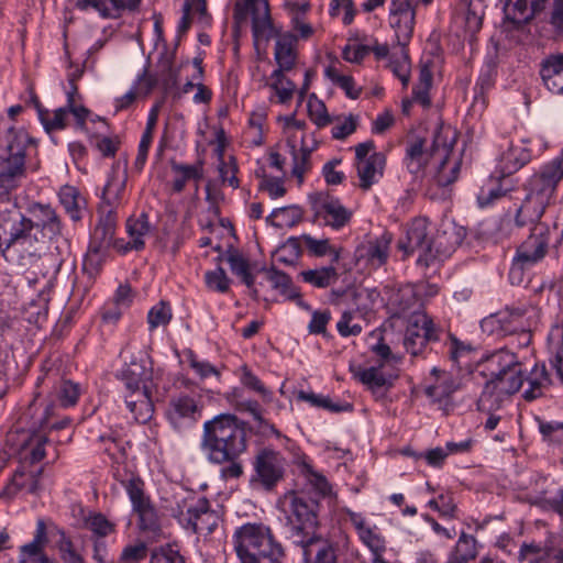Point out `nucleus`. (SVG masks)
<instances>
[{"label":"nucleus","instance_id":"41","mask_svg":"<svg viewBox=\"0 0 563 563\" xmlns=\"http://www.w3.org/2000/svg\"><path fill=\"white\" fill-rule=\"evenodd\" d=\"M477 540L472 534L462 532L451 551L448 563H470L477 558Z\"/></svg>","mask_w":563,"mask_h":563},{"label":"nucleus","instance_id":"8","mask_svg":"<svg viewBox=\"0 0 563 563\" xmlns=\"http://www.w3.org/2000/svg\"><path fill=\"white\" fill-rule=\"evenodd\" d=\"M453 139H457V134L450 126H440L431 142L422 137L410 139L404 158L407 170L415 177L420 176L429 164H434L437 152Z\"/></svg>","mask_w":563,"mask_h":563},{"label":"nucleus","instance_id":"24","mask_svg":"<svg viewBox=\"0 0 563 563\" xmlns=\"http://www.w3.org/2000/svg\"><path fill=\"white\" fill-rule=\"evenodd\" d=\"M126 232L129 241L117 239L114 241V249L122 254L132 250H143L145 246V238L151 233L148 216L141 213L137 218H129L126 221Z\"/></svg>","mask_w":563,"mask_h":563},{"label":"nucleus","instance_id":"53","mask_svg":"<svg viewBox=\"0 0 563 563\" xmlns=\"http://www.w3.org/2000/svg\"><path fill=\"white\" fill-rule=\"evenodd\" d=\"M432 86V73L428 66H422L419 71L418 82L412 89V99L424 108L430 107L429 90Z\"/></svg>","mask_w":563,"mask_h":563},{"label":"nucleus","instance_id":"58","mask_svg":"<svg viewBox=\"0 0 563 563\" xmlns=\"http://www.w3.org/2000/svg\"><path fill=\"white\" fill-rule=\"evenodd\" d=\"M331 130L334 140H344L353 134L358 126V115L349 114L346 117H335Z\"/></svg>","mask_w":563,"mask_h":563},{"label":"nucleus","instance_id":"34","mask_svg":"<svg viewBox=\"0 0 563 563\" xmlns=\"http://www.w3.org/2000/svg\"><path fill=\"white\" fill-rule=\"evenodd\" d=\"M292 156L291 174L302 183L305 174L310 169V155L317 148L318 143L313 136L310 142L288 144Z\"/></svg>","mask_w":563,"mask_h":563},{"label":"nucleus","instance_id":"26","mask_svg":"<svg viewBox=\"0 0 563 563\" xmlns=\"http://www.w3.org/2000/svg\"><path fill=\"white\" fill-rule=\"evenodd\" d=\"M354 166L358 178V187L363 191H367L382 179L386 166V156L382 152H373L369 159L354 164Z\"/></svg>","mask_w":563,"mask_h":563},{"label":"nucleus","instance_id":"30","mask_svg":"<svg viewBox=\"0 0 563 563\" xmlns=\"http://www.w3.org/2000/svg\"><path fill=\"white\" fill-rule=\"evenodd\" d=\"M547 0H505L504 13L507 21L519 27L531 20L543 8Z\"/></svg>","mask_w":563,"mask_h":563},{"label":"nucleus","instance_id":"7","mask_svg":"<svg viewBox=\"0 0 563 563\" xmlns=\"http://www.w3.org/2000/svg\"><path fill=\"white\" fill-rule=\"evenodd\" d=\"M125 176L112 174L108 179L103 192L102 203L99 207V221L93 230L92 240L103 245L114 246L117 229V207L125 188Z\"/></svg>","mask_w":563,"mask_h":563},{"label":"nucleus","instance_id":"47","mask_svg":"<svg viewBox=\"0 0 563 563\" xmlns=\"http://www.w3.org/2000/svg\"><path fill=\"white\" fill-rule=\"evenodd\" d=\"M59 201L69 214L71 220L79 221L81 219V209L84 199L79 191L73 186H63L58 192Z\"/></svg>","mask_w":563,"mask_h":563},{"label":"nucleus","instance_id":"9","mask_svg":"<svg viewBox=\"0 0 563 563\" xmlns=\"http://www.w3.org/2000/svg\"><path fill=\"white\" fill-rule=\"evenodd\" d=\"M522 383L521 364L490 378L477 401L478 409L487 412L499 409L505 398L517 393Z\"/></svg>","mask_w":563,"mask_h":563},{"label":"nucleus","instance_id":"15","mask_svg":"<svg viewBox=\"0 0 563 563\" xmlns=\"http://www.w3.org/2000/svg\"><path fill=\"white\" fill-rule=\"evenodd\" d=\"M252 14V34L254 42L260 40L268 41L275 33L271 18L267 0H244V3L236 2L234 7V19L238 23L246 19L247 11Z\"/></svg>","mask_w":563,"mask_h":563},{"label":"nucleus","instance_id":"17","mask_svg":"<svg viewBox=\"0 0 563 563\" xmlns=\"http://www.w3.org/2000/svg\"><path fill=\"white\" fill-rule=\"evenodd\" d=\"M417 0H391L389 4V25L395 32L398 45H408L415 30Z\"/></svg>","mask_w":563,"mask_h":563},{"label":"nucleus","instance_id":"3","mask_svg":"<svg viewBox=\"0 0 563 563\" xmlns=\"http://www.w3.org/2000/svg\"><path fill=\"white\" fill-rule=\"evenodd\" d=\"M563 179V155L543 165L527 181V195L517 209L515 224L518 228L541 220L545 209L553 203L559 183Z\"/></svg>","mask_w":563,"mask_h":563},{"label":"nucleus","instance_id":"42","mask_svg":"<svg viewBox=\"0 0 563 563\" xmlns=\"http://www.w3.org/2000/svg\"><path fill=\"white\" fill-rule=\"evenodd\" d=\"M227 262L233 274L250 288L254 296H257V289L254 286V277L250 272L249 261L236 250L230 249L227 253Z\"/></svg>","mask_w":563,"mask_h":563},{"label":"nucleus","instance_id":"40","mask_svg":"<svg viewBox=\"0 0 563 563\" xmlns=\"http://www.w3.org/2000/svg\"><path fill=\"white\" fill-rule=\"evenodd\" d=\"M32 100L37 110L38 119L47 132L58 131L66 128V120L70 113L67 108L60 107L54 111H49L42 107L36 96H34Z\"/></svg>","mask_w":563,"mask_h":563},{"label":"nucleus","instance_id":"5","mask_svg":"<svg viewBox=\"0 0 563 563\" xmlns=\"http://www.w3.org/2000/svg\"><path fill=\"white\" fill-rule=\"evenodd\" d=\"M240 563H283L285 550L272 528L262 522H247L232 536Z\"/></svg>","mask_w":563,"mask_h":563},{"label":"nucleus","instance_id":"44","mask_svg":"<svg viewBox=\"0 0 563 563\" xmlns=\"http://www.w3.org/2000/svg\"><path fill=\"white\" fill-rule=\"evenodd\" d=\"M548 344L552 354L551 364L563 382V325L552 327L548 335Z\"/></svg>","mask_w":563,"mask_h":563},{"label":"nucleus","instance_id":"28","mask_svg":"<svg viewBox=\"0 0 563 563\" xmlns=\"http://www.w3.org/2000/svg\"><path fill=\"white\" fill-rule=\"evenodd\" d=\"M393 236L390 233H383L380 236L362 245L357 250L360 260H364L371 268H378L385 265L389 257Z\"/></svg>","mask_w":563,"mask_h":563},{"label":"nucleus","instance_id":"4","mask_svg":"<svg viewBox=\"0 0 563 563\" xmlns=\"http://www.w3.org/2000/svg\"><path fill=\"white\" fill-rule=\"evenodd\" d=\"M201 448L211 463L224 464L246 450V431L235 416L219 415L205 422Z\"/></svg>","mask_w":563,"mask_h":563},{"label":"nucleus","instance_id":"11","mask_svg":"<svg viewBox=\"0 0 563 563\" xmlns=\"http://www.w3.org/2000/svg\"><path fill=\"white\" fill-rule=\"evenodd\" d=\"M398 249L405 256L418 253L417 263L429 266L437 258L432 251L429 221L422 217L413 219L407 229L406 236L399 240Z\"/></svg>","mask_w":563,"mask_h":563},{"label":"nucleus","instance_id":"33","mask_svg":"<svg viewBox=\"0 0 563 563\" xmlns=\"http://www.w3.org/2000/svg\"><path fill=\"white\" fill-rule=\"evenodd\" d=\"M41 472H26L19 468L14 472L11 482L0 492V499H11L19 492L25 489L31 494H35L40 487Z\"/></svg>","mask_w":563,"mask_h":563},{"label":"nucleus","instance_id":"62","mask_svg":"<svg viewBox=\"0 0 563 563\" xmlns=\"http://www.w3.org/2000/svg\"><path fill=\"white\" fill-rule=\"evenodd\" d=\"M306 122L297 120L294 117L286 120V133L288 135V144H298L310 142L311 133L306 131Z\"/></svg>","mask_w":563,"mask_h":563},{"label":"nucleus","instance_id":"32","mask_svg":"<svg viewBox=\"0 0 563 563\" xmlns=\"http://www.w3.org/2000/svg\"><path fill=\"white\" fill-rule=\"evenodd\" d=\"M298 37L289 32L279 34L276 38L274 48V58L278 68L290 70L297 62Z\"/></svg>","mask_w":563,"mask_h":563},{"label":"nucleus","instance_id":"19","mask_svg":"<svg viewBox=\"0 0 563 563\" xmlns=\"http://www.w3.org/2000/svg\"><path fill=\"white\" fill-rule=\"evenodd\" d=\"M153 371L150 366L148 357L145 353L140 352L131 358L122 368L120 378L125 387V394H133L146 389L152 391Z\"/></svg>","mask_w":563,"mask_h":563},{"label":"nucleus","instance_id":"46","mask_svg":"<svg viewBox=\"0 0 563 563\" xmlns=\"http://www.w3.org/2000/svg\"><path fill=\"white\" fill-rule=\"evenodd\" d=\"M286 70L282 68L275 69L271 77L267 86L273 89L278 98V102H288L296 90V85L289 80L285 75Z\"/></svg>","mask_w":563,"mask_h":563},{"label":"nucleus","instance_id":"50","mask_svg":"<svg viewBox=\"0 0 563 563\" xmlns=\"http://www.w3.org/2000/svg\"><path fill=\"white\" fill-rule=\"evenodd\" d=\"M407 45H398L394 48L397 52L393 53V56L389 62V67L396 77L399 78L404 87H407L409 84V55L407 51Z\"/></svg>","mask_w":563,"mask_h":563},{"label":"nucleus","instance_id":"61","mask_svg":"<svg viewBox=\"0 0 563 563\" xmlns=\"http://www.w3.org/2000/svg\"><path fill=\"white\" fill-rule=\"evenodd\" d=\"M172 320V309L166 301H159L153 306L147 314V323L150 330H154L158 327H164Z\"/></svg>","mask_w":563,"mask_h":563},{"label":"nucleus","instance_id":"63","mask_svg":"<svg viewBox=\"0 0 563 563\" xmlns=\"http://www.w3.org/2000/svg\"><path fill=\"white\" fill-rule=\"evenodd\" d=\"M86 526L99 538L109 536L114 531V525L102 514H93L86 519Z\"/></svg>","mask_w":563,"mask_h":563},{"label":"nucleus","instance_id":"21","mask_svg":"<svg viewBox=\"0 0 563 563\" xmlns=\"http://www.w3.org/2000/svg\"><path fill=\"white\" fill-rule=\"evenodd\" d=\"M501 141L499 144L498 168L500 175L505 177L518 172L528 164L531 159V151L523 140L514 142L503 137Z\"/></svg>","mask_w":563,"mask_h":563},{"label":"nucleus","instance_id":"54","mask_svg":"<svg viewBox=\"0 0 563 563\" xmlns=\"http://www.w3.org/2000/svg\"><path fill=\"white\" fill-rule=\"evenodd\" d=\"M108 249L109 245H103L100 242L91 240L89 249L84 258V271H86L90 275L97 274L104 262Z\"/></svg>","mask_w":563,"mask_h":563},{"label":"nucleus","instance_id":"6","mask_svg":"<svg viewBox=\"0 0 563 563\" xmlns=\"http://www.w3.org/2000/svg\"><path fill=\"white\" fill-rule=\"evenodd\" d=\"M530 234L517 246L509 269V280L512 285L523 283L525 272L541 263L549 253L551 231L547 223L532 222Z\"/></svg>","mask_w":563,"mask_h":563},{"label":"nucleus","instance_id":"37","mask_svg":"<svg viewBox=\"0 0 563 563\" xmlns=\"http://www.w3.org/2000/svg\"><path fill=\"white\" fill-rule=\"evenodd\" d=\"M217 141H218V147L216 150L218 158H219V166L218 170L221 177L222 183L228 184L232 188H238L240 186L239 179L236 177L238 174V163L234 156H230L228 161H224L223 157V148H224V131L220 129L217 133Z\"/></svg>","mask_w":563,"mask_h":563},{"label":"nucleus","instance_id":"27","mask_svg":"<svg viewBox=\"0 0 563 563\" xmlns=\"http://www.w3.org/2000/svg\"><path fill=\"white\" fill-rule=\"evenodd\" d=\"M141 0H76L81 11L92 10L103 19H115L124 10H135Z\"/></svg>","mask_w":563,"mask_h":563},{"label":"nucleus","instance_id":"13","mask_svg":"<svg viewBox=\"0 0 563 563\" xmlns=\"http://www.w3.org/2000/svg\"><path fill=\"white\" fill-rule=\"evenodd\" d=\"M285 466L286 460L280 452L268 448L261 449L254 456L251 484L272 490L284 478Z\"/></svg>","mask_w":563,"mask_h":563},{"label":"nucleus","instance_id":"55","mask_svg":"<svg viewBox=\"0 0 563 563\" xmlns=\"http://www.w3.org/2000/svg\"><path fill=\"white\" fill-rule=\"evenodd\" d=\"M301 240H302L305 246L307 247V250L309 251V253H311L312 255L320 257V256L330 254V255H332L333 263L339 262V260L341 257L340 250L333 247L330 244L329 239L318 240V239L312 238L309 234H303L301 236Z\"/></svg>","mask_w":563,"mask_h":563},{"label":"nucleus","instance_id":"25","mask_svg":"<svg viewBox=\"0 0 563 563\" xmlns=\"http://www.w3.org/2000/svg\"><path fill=\"white\" fill-rule=\"evenodd\" d=\"M434 383L424 390L426 395L434 402L446 401L455 391L462 388V379L451 373L437 367L431 369Z\"/></svg>","mask_w":563,"mask_h":563},{"label":"nucleus","instance_id":"49","mask_svg":"<svg viewBox=\"0 0 563 563\" xmlns=\"http://www.w3.org/2000/svg\"><path fill=\"white\" fill-rule=\"evenodd\" d=\"M297 399L309 402L313 407L323 408L332 412L351 411L352 405L347 402H333L330 397L314 394L312 391L299 390Z\"/></svg>","mask_w":563,"mask_h":563},{"label":"nucleus","instance_id":"45","mask_svg":"<svg viewBox=\"0 0 563 563\" xmlns=\"http://www.w3.org/2000/svg\"><path fill=\"white\" fill-rule=\"evenodd\" d=\"M299 275L305 283L317 288H327L339 279V274L334 266L302 271Z\"/></svg>","mask_w":563,"mask_h":563},{"label":"nucleus","instance_id":"16","mask_svg":"<svg viewBox=\"0 0 563 563\" xmlns=\"http://www.w3.org/2000/svg\"><path fill=\"white\" fill-rule=\"evenodd\" d=\"M121 484L130 498L133 510L139 516L140 528L155 532L159 527L158 517L150 497L145 494L144 482L139 476H132L122 481Z\"/></svg>","mask_w":563,"mask_h":563},{"label":"nucleus","instance_id":"60","mask_svg":"<svg viewBox=\"0 0 563 563\" xmlns=\"http://www.w3.org/2000/svg\"><path fill=\"white\" fill-rule=\"evenodd\" d=\"M539 431L549 444L563 446V422L538 420Z\"/></svg>","mask_w":563,"mask_h":563},{"label":"nucleus","instance_id":"20","mask_svg":"<svg viewBox=\"0 0 563 563\" xmlns=\"http://www.w3.org/2000/svg\"><path fill=\"white\" fill-rule=\"evenodd\" d=\"M310 203L314 217L335 230L343 228L351 220L352 212L327 194L318 192L310 196Z\"/></svg>","mask_w":563,"mask_h":563},{"label":"nucleus","instance_id":"31","mask_svg":"<svg viewBox=\"0 0 563 563\" xmlns=\"http://www.w3.org/2000/svg\"><path fill=\"white\" fill-rule=\"evenodd\" d=\"M541 79L549 91L563 95V54H551L540 67Z\"/></svg>","mask_w":563,"mask_h":563},{"label":"nucleus","instance_id":"2","mask_svg":"<svg viewBox=\"0 0 563 563\" xmlns=\"http://www.w3.org/2000/svg\"><path fill=\"white\" fill-rule=\"evenodd\" d=\"M5 144L0 147V223L7 222V212L16 209L10 197L25 176V156L33 139L23 129H9Z\"/></svg>","mask_w":563,"mask_h":563},{"label":"nucleus","instance_id":"23","mask_svg":"<svg viewBox=\"0 0 563 563\" xmlns=\"http://www.w3.org/2000/svg\"><path fill=\"white\" fill-rule=\"evenodd\" d=\"M27 212L30 217L26 219L32 223V233L41 231L48 234L51 240L62 235L60 219L49 205L33 202L29 206Z\"/></svg>","mask_w":563,"mask_h":563},{"label":"nucleus","instance_id":"14","mask_svg":"<svg viewBox=\"0 0 563 563\" xmlns=\"http://www.w3.org/2000/svg\"><path fill=\"white\" fill-rule=\"evenodd\" d=\"M202 410L200 397L179 394L170 398L165 416L173 429L183 432L200 420Z\"/></svg>","mask_w":563,"mask_h":563},{"label":"nucleus","instance_id":"48","mask_svg":"<svg viewBox=\"0 0 563 563\" xmlns=\"http://www.w3.org/2000/svg\"><path fill=\"white\" fill-rule=\"evenodd\" d=\"M266 279L272 284V287L278 291L285 298L294 299L299 296L296 287L292 285L290 277L272 267L264 269Z\"/></svg>","mask_w":563,"mask_h":563},{"label":"nucleus","instance_id":"57","mask_svg":"<svg viewBox=\"0 0 563 563\" xmlns=\"http://www.w3.org/2000/svg\"><path fill=\"white\" fill-rule=\"evenodd\" d=\"M308 114L310 120L319 128H324L333 123L332 117L328 113L323 101L317 98L314 93L308 98Z\"/></svg>","mask_w":563,"mask_h":563},{"label":"nucleus","instance_id":"56","mask_svg":"<svg viewBox=\"0 0 563 563\" xmlns=\"http://www.w3.org/2000/svg\"><path fill=\"white\" fill-rule=\"evenodd\" d=\"M404 345L407 352L412 356L420 355L427 345L426 338L423 336L420 327L416 325L415 318L406 330Z\"/></svg>","mask_w":563,"mask_h":563},{"label":"nucleus","instance_id":"43","mask_svg":"<svg viewBox=\"0 0 563 563\" xmlns=\"http://www.w3.org/2000/svg\"><path fill=\"white\" fill-rule=\"evenodd\" d=\"M157 80L165 90H169L178 82V69L174 67V54L165 51L157 62Z\"/></svg>","mask_w":563,"mask_h":563},{"label":"nucleus","instance_id":"29","mask_svg":"<svg viewBox=\"0 0 563 563\" xmlns=\"http://www.w3.org/2000/svg\"><path fill=\"white\" fill-rule=\"evenodd\" d=\"M47 541L46 525L43 519H38L33 540L20 548L18 563H49L44 552Z\"/></svg>","mask_w":563,"mask_h":563},{"label":"nucleus","instance_id":"10","mask_svg":"<svg viewBox=\"0 0 563 563\" xmlns=\"http://www.w3.org/2000/svg\"><path fill=\"white\" fill-rule=\"evenodd\" d=\"M289 499L288 522L296 540L321 537L317 533L319 504L312 498L296 493L287 496Z\"/></svg>","mask_w":563,"mask_h":563},{"label":"nucleus","instance_id":"64","mask_svg":"<svg viewBox=\"0 0 563 563\" xmlns=\"http://www.w3.org/2000/svg\"><path fill=\"white\" fill-rule=\"evenodd\" d=\"M151 563H185V560L178 550L167 545L161 547L152 553Z\"/></svg>","mask_w":563,"mask_h":563},{"label":"nucleus","instance_id":"18","mask_svg":"<svg viewBox=\"0 0 563 563\" xmlns=\"http://www.w3.org/2000/svg\"><path fill=\"white\" fill-rule=\"evenodd\" d=\"M179 521L187 529L199 534H210L220 522V515L210 509L209 501L200 498L186 511H180Z\"/></svg>","mask_w":563,"mask_h":563},{"label":"nucleus","instance_id":"39","mask_svg":"<svg viewBox=\"0 0 563 563\" xmlns=\"http://www.w3.org/2000/svg\"><path fill=\"white\" fill-rule=\"evenodd\" d=\"M383 363L377 366L363 367L361 365H350V372L357 382L365 385L373 393L388 385L386 376L383 374Z\"/></svg>","mask_w":563,"mask_h":563},{"label":"nucleus","instance_id":"38","mask_svg":"<svg viewBox=\"0 0 563 563\" xmlns=\"http://www.w3.org/2000/svg\"><path fill=\"white\" fill-rule=\"evenodd\" d=\"M519 364L520 362L517 355L507 349H500L493 352L492 354L487 355L483 362L484 368L490 378L500 375L507 369H510L511 367H515Z\"/></svg>","mask_w":563,"mask_h":563},{"label":"nucleus","instance_id":"22","mask_svg":"<svg viewBox=\"0 0 563 563\" xmlns=\"http://www.w3.org/2000/svg\"><path fill=\"white\" fill-rule=\"evenodd\" d=\"M456 139L442 147L441 152H437L433 175L434 183L440 187H446L456 181L461 170L462 158L454 153Z\"/></svg>","mask_w":563,"mask_h":563},{"label":"nucleus","instance_id":"52","mask_svg":"<svg viewBox=\"0 0 563 563\" xmlns=\"http://www.w3.org/2000/svg\"><path fill=\"white\" fill-rule=\"evenodd\" d=\"M532 377L528 382V388L523 391V398L527 401H532L543 395V387L549 380L548 372L544 364H536L532 372Z\"/></svg>","mask_w":563,"mask_h":563},{"label":"nucleus","instance_id":"36","mask_svg":"<svg viewBox=\"0 0 563 563\" xmlns=\"http://www.w3.org/2000/svg\"><path fill=\"white\" fill-rule=\"evenodd\" d=\"M450 360L460 368L471 371V365L475 361L476 349L467 342L459 340L453 334L449 335L445 343Z\"/></svg>","mask_w":563,"mask_h":563},{"label":"nucleus","instance_id":"35","mask_svg":"<svg viewBox=\"0 0 563 563\" xmlns=\"http://www.w3.org/2000/svg\"><path fill=\"white\" fill-rule=\"evenodd\" d=\"M124 397L126 407L133 415L135 421L145 423L152 418L154 412L152 391L145 388L137 393L125 394Z\"/></svg>","mask_w":563,"mask_h":563},{"label":"nucleus","instance_id":"59","mask_svg":"<svg viewBox=\"0 0 563 563\" xmlns=\"http://www.w3.org/2000/svg\"><path fill=\"white\" fill-rule=\"evenodd\" d=\"M325 75L334 85L343 89L349 98L356 99L360 97L361 89L355 87L351 76L340 74L335 67H328Z\"/></svg>","mask_w":563,"mask_h":563},{"label":"nucleus","instance_id":"12","mask_svg":"<svg viewBox=\"0 0 563 563\" xmlns=\"http://www.w3.org/2000/svg\"><path fill=\"white\" fill-rule=\"evenodd\" d=\"M526 310L522 308H506L493 313L481 321L483 332L496 335L519 333L520 343L527 345L531 341V333L525 320Z\"/></svg>","mask_w":563,"mask_h":563},{"label":"nucleus","instance_id":"1","mask_svg":"<svg viewBox=\"0 0 563 563\" xmlns=\"http://www.w3.org/2000/svg\"><path fill=\"white\" fill-rule=\"evenodd\" d=\"M0 251L4 260L25 275L30 285L42 283L40 295L52 287L45 265V242L32 233V223L18 209L7 212V222L0 223Z\"/></svg>","mask_w":563,"mask_h":563},{"label":"nucleus","instance_id":"51","mask_svg":"<svg viewBox=\"0 0 563 563\" xmlns=\"http://www.w3.org/2000/svg\"><path fill=\"white\" fill-rule=\"evenodd\" d=\"M70 89L67 91V108L76 120V125L79 130H86V120L90 114L89 109L79 102L80 96L78 93V87L76 84H69Z\"/></svg>","mask_w":563,"mask_h":563}]
</instances>
